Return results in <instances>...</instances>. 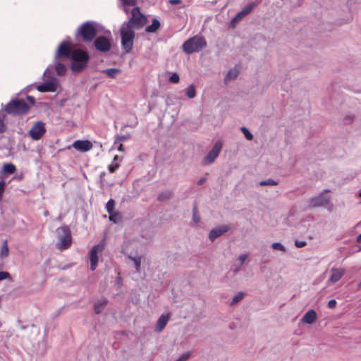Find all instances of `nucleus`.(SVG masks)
I'll return each instance as SVG.
<instances>
[{"label":"nucleus","mask_w":361,"mask_h":361,"mask_svg":"<svg viewBox=\"0 0 361 361\" xmlns=\"http://www.w3.org/2000/svg\"><path fill=\"white\" fill-rule=\"evenodd\" d=\"M223 146V143L221 140H218L215 142L212 150L208 153V154L205 157L203 161L204 165H209L213 163L215 159L219 156L221 148Z\"/></svg>","instance_id":"11"},{"label":"nucleus","mask_w":361,"mask_h":361,"mask_svg":"<svg viewBox=\"0 0 361 361\" xmlns=\"http://www.w3.org/2000/svg\"><path fill=\"white\" fill-rule=\"evenodd\" d=\"M147 22L146 16L140 12L138 7H135L131 11V17L122 25L128 29H132V30H140L146 25Z\"/></svg>","instance_id":"2"},{"label":"nucleus","mask_w":361,"mask_h":361,"mask_svg":"<svg viewBox=\"0 0 361 361\" xmlns=\"http://www.w3.org/2000/svg\"><path fill=\"white\" fill-rule=\"evenodd\" d=\"M6 279H11L10 274L7 271H0V281Z\"/></svg>","instance_id":"41"},{"label":"nucleus","mask_w":361,"mask_h":361,"mask_svg":"<svg viewBox=\"0 0 361 361\" xmlns=\"http://www.w3.org/2000/svg\"><path fill=\"white\" fill-rule=\"evenodd\" d=\"M117 159H118V156H117V155H116V156L114 157V160H116Z\"/></svg>","instance_id":"60"},{"label":"nucleus","mask_w":361,"mask_h":361,"mask_svg":"<svg viewBox=\"0 0 361 361\" xmlns=\"http://www.w3.org/2000/svg\"><path fill=\"white\" fill-rule=\"evenodd\" d=\"M255 6V3H250V13L252 11Z\"/></svg>","instance_id":"53"},{"label":"nucleus","mask_w":361,"mask_h":361,"mask_svg":"<svg viewBox=\"0 0 361 361\" xmlns=\"http://www.w3.org/2000/svg\"><path fill=\"white\" fill-rule=\"evenodd\" d=\"M3 171L5 173L13 174L16 171V167L13 164H4Z\"/></svg>","instance_id":"25"},{"label":"nucleus","mask_w":361,"mask_h":361,"mask_svg":"<svg viewBox=\"0 0 361 361\" xmlns=\"http://www.w3.org/2000/svg\"><path fill=\"white\" fill-rule=\"evenodd\" d=\"M240 129H241L242 132L243 133L246 139L248 140V128L246 127H242Z\"/></svg>","instance_id":"49"},{"label":"nucleus","mask_w":361,"mask_h":361,"mask_svg":"<svg viewBox=\"0 0 361 361\" xmlns=\"http://www.w3.org/2000/svg\"><path fill=\"white\" fill-rule=\"evenodd\" d=\"M171 195L172 193L171 192H164L159 195L158 200L160 201L167 200L171 197Z\"/></svg>","instance_id":"33"},{"label":"nucleus","mask_w":361,"mask_h":361,"mask_svg":"<svg viewBox=\"0 0 361 361\" xmlns=\"http://www.w3.org/2000/svg\"><path fill=\"white\" fill-rule=\"evenodd\" d=\"M106 302H107L105 300H100V301H98L97 302H96L94 304V307L95 313L99 314L100 312H102V310H104V307L106 306Z\"/></svg>","instance_id":"23"},{"label":"nucleus","mask_w":361,"mask_h":361,"mask_svg":"<svg viewBox=\"0 0 361 361\" xmlns=\"http://www.w3.org/2000/svg\"><path fill=\"white\" fill-rule=\"evenodd\" d=\"M160 25V22L157 19L154 18L152 24L145 28V31L148 33L155 32L159 29Z\"/></svg>","instance_id":"22"},{"label":"nucleus","mask_w":361,"mask_h":361,"mask_svg":"<svg viewBox=\"0 0 361 361\" xmlns=\"http://www.w3.org/2000/svg\"><path fill=\"white\" fill-rule=\"evenodd\" d=\"M121 71L118 68H108L102 71V73H106L110 78H114Z\"/></svg>","instance_id":"24"},{"label":"nucleus","mask_w":361,"mask_h":361,"mask_svg":"<svg viewBox=\"0 0 361 361\" xmlns=\"http://www.w3.org/2000/svg\"><path fill=\"white\" fill-rule=\"evenodd\" d=\"M45 123L41 121L35 123L29 130V135L34 140H39L46 133Z\"/></svg>","instance_id":"9"},{"label":"nucleus","mask_w":361,"mask_h":361,"mask_svg":"<svg viewBox=\"0 0 361 361\" xmlns=\"http://www.w3.org/2000/svg\"><path fill=\"white\" fill-rule=\"evenodd\" d=\"M5 116L0 114V133H4L6 130V124L4 123Z\"/></svg>","instance_id":"36"},{"label":"nucleus","mask_w":361,"mask_h":361,"mask_svg":"<svg viewBox=\"0 0 361 361\" xmlns=\"http://www.w3.org/2000/svg\"><path fill=\"white\" fill-rule=\"evenodd\" d=\"M118 150L121 151V152H123L124 151V147H123V145L122 144L119 145V146L118 147Z\"/></svg>","instance_id":"54"},{"label":"nucleus","mask_w":361,"mask_h":361,"mask_svg":"<svg viewBox=\"0 0 361 361\" xmlns=\"http://www.w3.org/2000/svg\"><path fill=\"white\" fill-rule=\"evenodd\" d=\"M128 138V136H127V135H118L115 140V144H116L118 142L126 141Z\"/></svg>","instance_id":"44"},{"label":"nucleus","mask_w":361,"mask_h":361,"mask_svg":"<svg viewBox=\"0 0 361 361\" xmlns=\"http://www.w3.org/2000/svg\"><path fill=\"white\" fill-rule=\"evenodd\" d=\"M48 214H49V213H48V211L44 212V214L45 216H47V215H48Z\"/></svg>","instance_id":"59"},{"label":"nucleus","mask_w":361,"mask_h":361,"mask_svg":"<svg viewBox=\"0 0 361 361\" xmlns=\"http://www.w3.org/2000/svg\"><path fill=\"white\" fill-rule=\"evenodd\" d=\"M192 213L194 221L198 223L200 221V217L198 214L197 207L196 204L193 207Z\"/></svg>","instance_id":"35"},{"label":"nucleus","mask_w":361,"mask_h":361,"mask_svg":"<svg viewBox=\"0 0 361 361\" xmlns=\"http://www.w3.org/2000/svg\"><path fill=\"white\" fill-rule=\"evenodd\" d=\"M73 45L70 42H61L56 52V59L65 58L70 59L72 56V50Z\"/></svg>","instance_id":"10"},{"label":"nucleus","mask_w":361,"mask_h":361,"mask_svg":"<svg viewBox=\"0 0 361 361\" xmlns=\"http://www.w3.org/2000/svg\"><path fill=\"white\" fill-rule=\"evenodd\" d=\"M361 288V281L358 283L357 284V289H360Z\"/></svg>","instance_id":"57"},{"label":"nucleus","mask_w":361,"mask_h":361,"mask_svg":"<svg viewBox=\"0 0 361 361\" xmlns=\"http://www.w3.org/2000/svg\"><path fill=\"white\" fill-rule=\"evenodd\" d=\"M271 247L273 250H280L282 252L286 251V247L283 245H282L281 243H279V242L273 243L271 244Z\"/></svg>","instance_id":"32"},{"label":"nucleus","mask_w":361,"mask_h":361,"mask_svg":"<svg viewBox=\"0 0 361 361\" xmlns=\"http://www.w3.org/2000/svg\"><path fill=\"white\" fill-rule=\"evenodd\" d=\"M109 214V220L111 221H113L114 223H117L119 221H121V217L119 213L118 212H112Z\"/></svg>","instance_id":"31"},{"label":"nucleus","mask_w":361,"mask_h":361,"mask_svg":"<svg viewBox=\"0 0 361 361\" xmlns=\"http://www.w3.org/2000/svg\"><path fill=\"white\" fill-rule=\"evenodd\" d=\"M240 73V68L238 66H235L233 68L230 69L224 78V82L226 84L228 83L231 80H235Z\"/></svg>","instance_id":"21"},{"label":"nucleus","mask_w":361,"mask_h":361,"mask_svg":"<svg viewBox=\"0 0 361 361\" xmlns=\"http://www.w3.org/2000/svg\"><path fill=\"white\" fill-rule=\"evenodd\" d=\"M71 59L73 61L71 65L72 71L80 72L87 66L90 60V56L87 51L76 49H73L72 52Z\"/></svg>","instance_id":"3"},{"label":"nucleus","mask_w":361,"mask_h":361,"mask_svg":"<svg viewBox=\"0 0 361 361\" xmlns=\"http://www.w3.org/2000/svg\"><path fill=\"white\" fill-rule=\"evenodd\" d=\"M336 300L335 299H331L328 302L327 307L330 309H334L336 307Z\"/></svg>","instance_id":"43"},{"label":"nucleus","mask_w":361,"mask_h":361,"mask_svg":"<svg viewBox=\"0 0 361 361\" xmlns=\"http://www.w3.org/2000/svg\"><path fill=\"white\" fill-rule=\"evenodd\" d=\"M229 230L230 226L228 225H221L220 226L214 228L210 231L209 234V238L212 242H213L218 237L221 236V235L226 233Z\"/></svg>","instance_id":"13"},{"label":"nucleus","mask_w":361,"mask_h":361,"mask_svg":"<svg viewBox=\"0 0 361 361\" xmlns=\"http://www.w3.org/2000/svg\"><path fill=\"white\" fill-rule=\"evenodd\" d=\"M245 295V294L244 293H238L236 295L233 297L231 302V305H236L238 302H240L244 298Z\"/></svg>","instance_id":"29"},{"label":"nucleus","mask_w":361,"mask_h":361,"mask_svg":"<svg viewBox=\"0 0 361 361\" xmlns=\"http://www.w3.org/2000/svg\"><path fill=\"white\" fill-rule=\"evenodd\" d=\"M78 32L85 42H91L97 35V29L94 23L90 21L82 23Z\"/></svg>","instance_id":"6"},{"label":"nucleus","mask_w":361,"mask_h":361,"mask_svg":"<svg viewBox=\"0 0 361 361\" xmlns=\"http://www.w3.org/2000/svg\"><path fill=\"white\" fill-rule=\"evenodd\" d=\"M357 242L361 243V233L357 237Z\"/></svg>","instance_id":"55"},{"label":"nucleus","mask_w":361,"mask_h":361,"mask_svg":"<svg viewBox=\"0 0 361 361\" xmlns=\"http://www.w3.org/2000/svg\"><path fill=\"white\" fill-rule=\"evenodd\" d=\"M207 46L205 39L199 35H195L186 40L182 45V49L185 54H191L198 52Z\"/></svg>","instance_id":"4"},{"label":"nucleus","mask_w":361,"mask_h":361,"mask_svg":"<svg viewBox=\"0 0 361 361\" xmlns=\"http://www.w3.org/2000/svg\"><path fill=\"white\" fill-rule=\"evenodd\" d=\"M240 129H241L242 132L243 133L246 139L248 140V128L246 127H242Z\"/></svg>","instance_id":"50"},{"label":"nucleus","mask_w":361,"mask_h":361,"mask_svg":"<svg viewBox=\"0 0 361 361\" xmlns=\"http://www.w3.org/2000/svg\"><path fill=\"white\" fill-rule=\"evenodd\" d=\"M190 357V353H187L182 355L176 361H186Z\"/></svg>","instance_id":"46"},{"label":"nucleus","mask_w":361,"mask_h":361,"mask_svg":"<svg viewBox=\"0 0 361 361\" xmlns=\"http://www.w3.org/2000/svg\"><path fill=\"white\" fill-rule=\"evenodd\" d=\"M294 244L296 247L302 248L307 245V242L303 240H295Z\"/></svg>","instance_id":"40"},{"label":"nucleus","mask_w":361,"mask_h":361,"mask_svg":"<svg viewBox=\"0 0 361 361\" xmlns=\"http://www.w3.org/2000/svg\"><path fill=\"white\" fill-rule=\"evenodd\" d=\"M247 15H248V6H245L243 9L231 20L229 27L231 28H235L237 24Z\"/></svg>","instance_id":"18"},{"label":"nucleus","mask_w":361,"mask_h":361,"mask_svg":"<svg viewBox=\"0 0 361 361\" xmlns=\"http://www.w3.org/2000/svg\"><path fill=\"white\" fill-rule=\"evenodd\" d=\"M73 147L74 149H75L78 151L85 152L90 150L92 148L93 145L90 141H89L87 140H75L73 143Z\"/></svg>","instance_id":"14"},{"label":"nucleus","mask_w":361,"mask_h":361,"mask_svg":"<svg viewBox=\"0 0 361 361\" xmlns=\"http://www.w3.org/2000/svg\"><path fill=\"white\" fill-rule=\"evenodd\" d=\"M170 319V314L167 313L166 314H162L157 322L155 326V330L157 332H161L166 325L167 324L169 320Z\"/></svg>","instance_id":"20"},{"label":"nucleus","mask_w":361,"mask_h":361,"mask_svg":"<svg viewBox=\"0 0 361 361\" xmlns=\"http://www.w3.org/2000/svg\"><path fill=\"white\" fill-rule=\"evenodd\" d=\"M94 46L98 51L106 52L110 49L111 42L107 37L100 36L95 39Z\"/></svg>","instance_id":"12"},{"label":"nucleus","mask_w":361,"mask_h":361,"mask_svg":"<svg viewBox=\"0 0 361 361\" xmlns=\"http://www.w3.org/2000/svg\"><path fill=\"white\" fill-rule=\"evenodd\" d=\"M71 245V236L69 233H66L64 235L59 238L57 243V247L61 250H66Z\"/></svg>","instance_id":"16"},{"label":"nucleus","mask_w":361,"mask_h":361,"mask_svg":"<svg viewBox=\"0 0 361 361\" xmlns=\"http://www.w3.org/2000/svg\"><path fill=\"white\" fill-rule=\"evenodd\" d=\"M114 206H115L114 200H113L112 199L109 200L106 205V208L107 212L109 214L114 212Z\"/></svg>","instance_id":"34"},{"label":"nucleus","mask_w":361,"mask_h":361,"mask_svg":"<svg viewBox=\"0 0 361 361\" xmlns=\"http://www.w3.org/2000/svg\"><path fill=\"white\" fill-rule=\"evenodd\" d=\"M30 109V104L23 99H13L4 107V111L10 115L22 116L27 114Z\"/></svg>","instance_id":"1"},{"label":"nucleus","mask_w":361,"mask_h":361,"mask_svg":"<svg viewBox=\"0 0 361 361\" xmlns=\"http://www.w3.org/2000/svg\"><path fill=\"white\" fill-rule=\"evenodd\" d=\"M205 181H206V178H201L200 179H199V180H198V181H197V184H198V185H202V184H203Z\"/></svg>","instance_id":"52"},{"label":"nucleus","mask_w":361,"mask_h":361,"mask_svg":"<svg viewBox=\"0 0 361 361\" xmlns=\"http://www.w3.org/2000/svg\"><path fill=\"white\" fill-rule=\"evenodd\" d=\"M120 35L121 38V47L125 53L128 54L133 49L135 36V31L121 25L120 28Z\"/></svg>","instance_id":"5"},{"label":"nucleus","mask_w":361,"mask_h":361,"mask_svg":"<svg viewBox=\"0 0 361 361\" xmlns=\"http://www.w3.org/2000/svg\"><path fill=\"white\" fill-rule=\"evenodd\" d=\"M361 250V247H359V251Z\"/></svg>","instance_id":"62"},{"label":"nucleus","mask_w":361,"mask_h":361,"mask_svg":"<svg viewBox=\"0 0 361 361\" xmlns=\"http://www.w3.org/2000/svg\"><path fill=\"white\" fill-rule=\"evenodd\" d=\"M133 259L134 261L136 270L138 271L140 267V259H136V258H133Z\"/></svg>","instance_id":"47"},{"label":"nucleus","mask_w":361,"mask_h":361,"mask_svg":"<svg viewBox=\"0 0 361 361\" xmlns=\"http://www.w3.org/2000/svg\"><path fill=\"white\" fill-rule=\"evenodd\" d=\"M240 259H241L242 261H243V260H245V256H240Z\"/></svg>","instance_id":"58"},{"label":"nucleus","mask_w":361,"mask_h":361,"mask_svg":"<svg viewBox=\"0 0 361 361\" xmlns=\"http://www.w3.org/2000/svg\"><path fill=\"white\" fill-rule=\"evenodd\" d=\"M120 165L118 163L111 164L108 166L109 171L110 173H114L118 168Z\"/></svg>","instance_id":"39"},{"label":"nucleus","mask_w":361,"mask_h":361,"mask_svg":"<svg viewBox=\"0 0 361 361\" xmlns=\"http://www.w3.org/2000/svg\"><path fill=\"white\" fill-rule=\"evenodd\" d=\"M9 250L8 247L7 240H4L2 243L1 250L0 252V257L1 258L7 257L8 255Z\"/></svg>","instance_id":"26"},{"label":"nucleus","mask_w":361,"mask_h":361,"mask_svg":"<svg viewBox=\"0 0 361 361\" xmlns=\"http://www.w3.org/2000/svg\"><path fill=\"white\" fill-rule=\"evenodd\" d=\"M186 94L190 99L194 98L195 97V94H196L195 87L193 85H190L188 86V87L187 89V92H186Z\"/></svg>","instance_id":"30"},{"label":"nucleus","mask_w":361,"mask_h":361,"mask_svg":"<svg viewBox=\"0 0 361 361\" xmlns=\"http://www.w3.org/2000/svg\"><path fill=\"white\" fill-rule=\"evenodd\" d=\"M278 184H279V182L276 180H274L272 178H269L267 180H262L259 183V185L261 186L277 185Z\"/></svg>","instance_id":"28"},{"label":"nucleus","mask_w":361,"mask_h":361,"mask_svg":"<svg viewBox=\"0 0 361 361\" xmlns=\"http://www.w3.org/2000/svg\"><path fill=\"white\" fill-rule=\"evenodd\" d=\"M253 139V135L250 132V141Z\"/></svg>","instance_id":"56"},{"label":"nucleus","mask_w":361,"mask_h":361,"mask_svg":"<svg viewBox=\"0 0 361 361\" xmlns=\"http://www.w3.org/2000/svg\"><path fill=\"white\" fill-rule=\"evenodd\" d=\"M55 70H56V73H58V75H62L65 74V73L66 71V68L65 66L61 63H56Z\"/></svg>","instance_id":"27"},{"label":"nucleus","mask_w":361,"mask_h":361,"mask_svg":"<svg viewBox=\"0 0 361 361\" xmlns=\"http://www.w3.org/2000/svg\"><path fill=\"white\" fill-rule=\"evenodd\" d=\"M181 0H169V4L171 5L179 4L181 3Z\"/></svg>","instance_id":"51"},{"label":"nucleus","mask_w":361,"mask_h":361,"mask_svg":"<svg viewBox=\"0 0 361 361\" xmlns=\"http://www.w3.org/2000/svg\"><path fill=\"white\" fill-rule=\"evenodd\" d=\"M330 190L324 189L317 195L312 197L309 200V207L311 208L325 207L330 203V197L324 195L325 192H329Z\"/></svg>","instance_id":"7"},{"label":"nucleus","mask_w":361,"mask_h":361,"mask_svg":"<svg viewBox=\"0 0 361 361\" xmlns=\"http://www.w3.org/2000/svg\"><path fill=\"white\" fill-rule=\"evenodd\" d=\"M37 90L40 92H54L57 90V82L56 81H49L37 87Z\"/></svg>","instance_id":"15"},{"label":"nucleus","mask_w":361,"mask_h":361,"mask_svg":"<svg viewBox=\"0 0 361 361\" xmlns=\"http://www.w3.org/2000/svg\"><path fill=\"white\" fill-rule=\"evenodd\" d=\"M354 119H355L354 115H347L346 116H345L343 118V123L345 125H348V124L352 123L353 122Z\"/></svg>","instance_id":"37"},{"label":"nucleus","mask_w":361,"mask_h":361,"mask_svg":"<svg viewBox=\"0 0 361 361\" xmlns=\"http://www.w3.org/2000/svg\"><path fill=\"white\" fill-rule=\"evenodd\" d=\"M179 75L177 73H173L169 78V82L173 84H176L179 82Z\"/></svg>","instance_id":"38"},{"label":"nucleus","mask_w":361,"mask_h":361,"mask_svg":"<svg viewBox=\"0 0 361 361\" xmlns=\"http://www.w3.org/2000/svg\"><path fill=\"white\" fill-rule=\"evenodd\" d=\"M6 184L4 181H0V202L2 200L3 194L5 190Z\"/></svg>","instance_id":"42"},{"label":"nucleus","mask_w":361,"mask_h":361,"mask_svg":"<svg viewBox=\"0 0 361 361\" xmlns=\"http://www.w3.org/2000/svg\"><path fill=\"white\" fill-rule=\"evenodd\" d=\"M317 319V312L314 310H309L305 313L301 319V322L307 324H312Z\"/></svg>","instance_id":"17"},{"label":"nucleus","mask_w":361,"mask_h":361,"mask_svg":"<svg viewBox=\"0 0 361 361\" xmlns=\"http://www.w3.org/2000/svg\"><path fill=\"white\" fill-rule=\"evenodd\" d=\"M27 99L28 101V102L30 103V104L31 105H34L35 103V99L32 97V96H27Z\"/></svg>","instance_id":"48"},{"label":"nucleus","mask_w":361,"mask_h":361,"mask_svg":"<svg viewBox=\"0 0 361 361\" xmlns=\"http://www.w3.org/2000/svg\"><path fill=\"white\" fill-rule=\"evenodd\" d=\"M359 197H361V191L359 192Z\"/></svg>","instance_id":"61"},{"label":"nucleus","mask_w":361,"mask_h":361,"mask_svg":"<svg viewBox=\"0 0 361 361\" xmlns=\"http://www.w3.org/2000/svg\"><path fill=\"white\" fill-rule=\"evenodd\" d=\"M104 249V243L100 242L99 244L94 245L90 252V269L94 271L96 269L98 263V256Z\"/></svg>","instance_id":"8"},{"label":"nucleus","mask_w":361,"mask_h":361,"mask_svg":"<svg viewBox=\"0 0 361 361\" xmlns=\"http://www.w3.org/2000/svg\"><path fill=\"white\" fill-rule=\"evenodd\" d=\"M331 275L329 278V281L332 283L338 282L345 274V270L338 268H331Z\"/></svg>","instance_id":"19"},{"label":"nucleus","mask_w":361,"mask_h":361,"mask_svg":"<svg viewBox=\"0 0 361 361\" xmlns=\"http://www.w3.org/2000/svg\"><path fill=\"white\" fill-rule=\"evenodd\" d=\"M123 5L134 6L136 4V0H121Z\"/></svg>","instance_id":"45"}]
</instances>
